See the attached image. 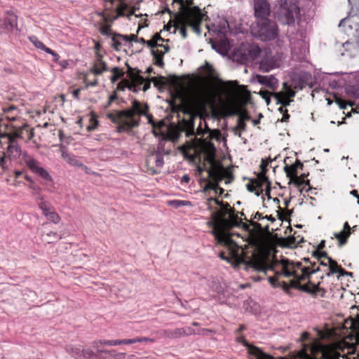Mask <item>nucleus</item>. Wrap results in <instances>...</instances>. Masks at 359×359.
I'll use <instances>...</instances> for the list:
<instances>
[{
  "instance_id": "1",
  "label": "nucleus",
  "mask_w": 359,
  "mask_h": 359,
  "mask_svg": "<svg viewBox=\"0 0 359 359\" xmlns=\"http://www.w3.org/2000/svg\"><path fill=\"white\" fill-rule=\"evenodd\" d=\"M318 260L324 268L320 269L316 263H311L309 259H304L306 265L302 262L294 263L288 259H282L275 263L276 275L269 277V282L273 287H282L283 291L290 294V289H298L311 294L313 297H325L326 290L320 287V283H313L309 280L307 283L301 282L308 278L311 274L323 271L327 276L339 275L342 269L337 261L327 256L325 252H317Z\"/></svg>"
},
{
  "instance_id": "2",
  "label": "nucleus",
  "mask_w": 359,
  "mask_h": 359,
  "mask_svg": "<svg viewBox=\"0 0 359 359\" xmlns=\"http://www.w3.org/2000/svg\"><path fill=\"white\" fill-rule=\"evenodd\" d=\"M161 10L158 13H168L173 15L175 31L178 29L183 39L187 37L189 27L198 35L201 34V26L205 18H208L198 6L194 5V0H158Z\"/></svg>"
},
{
  "instance_id": "3",
  "label": "nucleus",
  "mask_w": 359,
  "mask_h": 359,
  "mask_svg": "<svg viewBox=\"0 0 359 359\" xmlns=\"http://www.w3.org/2000/svg\"><path fill=\"white\" fill-rule=\"evenodd\" d=\"M217 243L224 246L226 251H222L219 254V257L229 263L238 265L245 263L247 269H252L254 271L266 273L267 271H272L273 275H276V269L273 267L275 263H270V260L265 254L260 252L257 249L253 248L252 251H245L244 249L238 246L231 238L220 241L217 237H215ZM221 240H222L221 238Z\"/></svg>"
},
{
  "instance_id": "4",
  "label": "nucleus",
  "mask_w": 359,
  "mask_h": 359,
  "mask_svg": "<svg viewBox=\"0 0 359 359\" xmlns=\"http://www.w3.org/2000/svg\"><path fill=\"white\" fill-rule=\"evenodd\" d=\"M205 126V130H203L201 121L194 140L184 144L181 149L184 156H190L192 158L194 156L203 154L205 161L212 164L215 159L216 149L211 140L216 137V135H219V131L211 130Z\"/></svg>"
},
{
  "instance_id": "5",
  "label": "nucleus",
  "mask_w": 359,
  "mask_h": 359,
  "mask_svg": "<svg viewBox=\"0 0 359 359\" xmlns=\"http://www.w3.org/2000/svg\"><path fill=\"white\" fill-rule=\"evenodd\" d=\"M149 107L147 104L142 103L137 100L132 101L130 108L119 111L114 121L117 122V131L128 132L132 128L137 127L140 124V116H145L148 119V123L153 126L152 133L157 137V125L153 119L151 114L148 113Z\"/></svg>"
},
{
  "instance_id": "6",
  "label": "nucleus",
  "mask_w": 359,
  "mask_h": 359,
  "mask_svg": "<svg viewBox=\"0 0 359 359\" xmlns=\"http://www.w3.org/2000/svg\"><path fill=\"white\" fill-rule=\"evenodd\" d=\"M102 16L106 25L102 26L100 32L104 35H109L111 32V25L112 22L119 17L126 16L131 20L133 15L135 18L142 16V13H137L136 8L130 9L128 6L118 0H107L104 4V11L98 13Z\"/></svg>"
},
{
  "instance_id": "7",
  "label": "nucleus",
  "mask_w": 359,
  "mask_h": 359,
  "mask_svg": "<svg viewBox=\"0 0 359 359\" xmlns=\"http://www.w3.org/2000/svg\"><path fill=\"white\" fill-rule=\"evenodd\" d=\"M128 79H125L117 84V90L123 91L126 88H128L134 93L140 90L146 91L150 88L151 82L154 87H157V77H152L151 79L144 78L139 72H135L131 68L128 70Z\"/></svg>"
},
{
  "instance_id": "8",
  "label": "nucleus",
  "mask_w": 359,
  "mask_h": 359,
  "mask_svg": "<svg viewBox=\"0 0 359 359\" xmlns=\"http://www.w3.org/2000/svg\"><path fill=\"white\" fill-rule=\"evenodd\" d=\"M242 223L241 219L238 217V214H235V210L229 215V218L222 219L219 224H214V227L212 233L215 237L219 238L224 241V239L231 238L229 233V230L233 226H238Z\"/></svg>"
},
{
  "instance_id": "9",
  "label": "nucleus",
  "mask_w": 359,
  "mask_h": 359,
  "mask_svg": "<svg viewBox=\"0 0 359 359\" xmlns=\"http://www.w3.org/2000/svg\"><path fill=\"white\" fill-rule=\"evenodd\" d=\"M299 8L291 0H280L277 12L278 20L284 25H291L299 16Z\"/></svg>"
},
{
  "instance_id": "10",
  "label": "nucleus",
  "mask_w": 359,
  "mask_h": 359,
  "mask_svg": "<svg viewBox=\"0 0 359 359\" xmlns=\"http://www.w3.org/2000/svg\"><path fill=\"white\" fill-rule=\"evenodd\" d=\"M182 132L185 133L187 137L195 135L193 116H190L187 120L183 119L179 126H170L168 127L166 138L173 142H177Z\"/></svg>"
},
{
  "instance_id": "11",
  "label": "nucleus",
  "mask_w": 359,
  "mask_h": 359,
  "mask_svg": "<svg viewBox=\"0 0 359 359\" xmlns=\"http://www.w3.org/2000/svg\"><path fill=\"white\" fill-rule=\"evenodd\" d=\"M254 29L255 34L262 41L275 39L278 35V28L275 21L266 19L257 20Z\"/></svg>"
},
{
  "instance_id": "12",
  "label": "nucleus",
  "mask_w": 359,
  "mask_h": 359,
  "mask_svg": "<svg viewBox=\"0 0 359 359\" xmlns=\"http://www.w3.org/2000/svg\"><path fill=\"white\" fill-rule=\"evenodd\" d=\"M214 202L215 204L220 207V210L215 212L212 215V226L214 224H219L221 219H225L226 215H229L235 209L231 208L227 202L219 201L218 199L210 197L208 199V208L209 210L212 209L211 203Z\"/></svg>"
},
{
  "instance_id": "13",
  "label": "nucleus",
  "mask_w": 359,
  "mask_h": 359,
  "mask_svg": "<svg viewBox=\"0 0 359 359\" xmlns=\"http://www.w3.org/2000/svg\"><path fill=\"white\" fill-rule=\"evenodd\" d=\"M21 155L22 156V159L25 164L33 173L39 175L47 182L52 181L51 176L46 170L41 167L40 162L28 155L27 151L21 152Z\"/></svg>"
},
{
  "instance_id": "14",
  "label": "nucleus",
  "mask_w": 359,
  "mask_h": 359,
  "mask_svg": "<svg viewBox=\"0 0 359 359\" xmlns=\"http://www.w3.org/2000/svg\"><path fill=\"white\" fill-rule=\"evenodd\" d=\"M254 10L257 21L266 20L271 14V5L266 0H257L254 3Z\"/></svg>"
},
{
  "instance_id": "15",
  "label": "nucleus",
  "mask_w": 359,
  "mask_h": 359,
  "mask_svg": "<svg viewBox=\"0 0 359 359\" xmlns=\"http://www.w3.org/2000/svg\"><path fill=\"white\" fill-rule=\"evenodd\" d=\"M17 27V16L11 11H6L0 20V29L5 32L13 31Z\"/></svg>"
},
{
  "instance_id": "16",
  "label": "nucleus",
  "mask_w": 359,
  "mask_h": 359,
  "mask_svg": "<svg viewBox=\"0 0 359 359\" xmlns=\"http://www.w3.org/2000/svg\"><path fill=\"white\" fill-rule=\"evenodd\" d=\"M257 80L259 83L265 86L272 92H275L278 88V80L273 75H257Z\"/></svg>"
},
{
  "instance_id": "17",
  "label": "nucleus",
  "mask_w": 359,
  "mask_h": 359,
  "mask_svg": "<svg viewBox=\"0 0 359 359\" xmlns=\"http://www.w3.org/2000/svg\"><path fill=\"white\" fill-rule=\"evenodd\" d=\"M284 163L285 166L283 169L287 177L289 179L297 176L298 170H302L304 168L303 163L299 159H296L295 162L291 165L287 164L286 160L284 161Z\"/></svg>"
},
{
  "instance_id": "18",
  "label": "nucleus",
  "mask_w": 359,
  "mask_h": 359,
  "mask_svg": "<svg viewBox=\"0 0 359 359\" xmlns=\"http://www.w3.org/2000/svg\"><path fill=\"white\" fill-rule=\"evenodd\" d=\"M243 57L245 60H254L261 53L260 48L255 44L248 45L243 49Z\"/></svg>"
},
{
  "instance_id": "19",
  "label": "nucleus",
  "mask_w": 359,
  "mask_h": 359,
  "mask_svg": "<svg viewBox=\"0 0 359 359\" xmlns=\"http://www.w3.org/2000/svg\"><path fill=\"white\" fill-rule=\"evenodd\" d=\"M245 219L249 222L250 225L252 226L256 229L269 231V226L268 223H258L257 222L255 221H264V216L262 213L257 212L255 215H252V218L250 220L247 219L246 218H245Z\"/></svg>"
},
{
  "instance_id": "20",
  "label": "nucleus",
  "mask_w": 359,
  "mask_h": 359,
  "mask_svg": "<svg viewBox=\"0 0 359 359\" xmlns=\"http://www.w3.org/2000/svg\"><path fill=\"white\" fill-rule=\"evenodd\" d=\"M10 159H15L20 156L21 149L14 137H10V142L7 147L6 151L4 152Z\"/></svg>"
},
{
  "instance_id": "21",
  "label": "nucleus",
  "mask_w": 359,
  "mask_h": 359,
  "mask_svg": "<svg viewBox=\"0 0 359 359\" xmlns=\"http://www.w3.org/2000/svg\"><path fill=\"white\" fill-rule=\"evenodd\" d=\"M233 115H238V119L244 121H249L251 117L246 109H243L238 107H231L226 109L224 116H231Z\"/></svg>"
},
{
  "instance_id": "22",
  "label": "nucleus",
  "mask_w": 359,
  "mask_h": 359,
  "mask_svg": "<svg viewBox=\"0 0 359 359\" xmlns=\"http://www.w3.org/2000/svg\"><path fill=\"white\" fill-rule=\"evenodd\" d=\"M351 228L348 222L344 224L343 229L334 234V238L338 241L339 246H342L347 243L348 238L351 235Z\"/></svg>"
},
{
  "instance_id": "23",
  "label": "nucleus",
  "mask_w": 359,
  "mask_h": 359,
  "mask_svg": "<svg viewBox=\"0 0 359 359\" xmlns=\"http://www.w3.org/2000/svg\"><path fill=\"white\" fill-rule=\"evenodd\" d=\"M196 332L190 327L176 328L168 332V337L170 338L176 339L183 337L185 336H190L195 334Z\"/></svg>"
},
{
  "instance_id": "24",
  "label": "nucleus",
  "mask_w": 359,
  "mask_h": 359,
  "mask_svg": "<svg viewBox=\"0 0 359 359\" xmlns=\"http://www.w3.org/2000/svg\"><path fill=\"white\" fill-rule=\"evenodd\" d=\"M106 63L102 60V56L97 55L93 62V65L90 69V72L95 75H100L104 72L107 71Z\"/></svg>"
},
{
  "instance_id": "25",
  "label": "nucleus",
  "mask_w": 359,
  "mask_h": 359,
  "mask_svg": "<svg viewBox=\"0 0 359 359\" xmlns=\"http://www.w3.org/2000/svg\"><path fill=\"white\" fill-rule=\"evenodd\" d=\"M249 354L256 358V359H273V358L264 353L259 348L249 344L247 347Z\"/></svg>"
},
{
  "instance_id": "26",
  "label": "nucleus",
  "mask_w": 359,
  "mask_h": 359,
  "mask_svg": "<svg viewBox=\"0 0 359 359\" xmlns=\"http://www.w3.org/2000/svg\"><path fill=\"white\" fill-rule=\"evenodd\" d=\"M62 157L69 165L74 167L83 165V163L73 154L68 153L66 150L62 149Z\"/></svg>"
},
{
  "instance_id": "27",
  "label": "nucleus",
  "mask_w": 359,
  "mask_h": 359,
  "mask_svg": "<svg viewBox=\"0 0 359 359\" xmlns=\"http://www.w3.org/2000/svg\"><path fill=\"white\" fill-rule=\"evenodd\" d=\"M295 91L294 90H290L288 92H273L272 97H274L276 102V104H278L280 101L285 100L290 97H294L295 96Z\"/></svg>"
},
{
  "instance_id": "28",
  "label": "nucleus",
  "mask_w": 359,
  "mask_h": 359,
  "mask_svg": "<svg viewBox=\"0 0 359 359\" xmlns=\"http://www.w3.org/2000/svg\"><path fill=\"white\" fill-rule=\"evenodd\" d=\"M141 42L147 43L148 46L151 48V53L153 55L154 65H157V52L154 50V48L157 46V33L153 35L151 40L146 41L144 39H141Z\"/></svg>"
},
{
  "instance_id": "29",
  "label": "nucleus",
  "mask_w": 359,
  "mask_h": 359,
  "mask_svg": "<svg viewBox=\"0 0 359 359\" xmlns=\"http://www.w3.org/2000/svg\"><path fill=\"white\" fill-rule=\"evenodd\" d=\"M99 344H104L107 346H117L120 345L119 339H115V340H98L95 341L93 342V347L96 349L98 354L102 353L104 352V350L99 349Z\"/></svg>"
},
{
  "instance_id": "30",
  "label": "nucleus",
  "mask_w": 359,
  "mask_h": 359,
  "mask_svg": "<svg viewBox=\"0 0 359 359\" xmlns=\"http://www.w3.org/2000/svg\"><path fill=\"white\" fill-rule=\"evenodd\" d=\"M135 39H137V36L135 34H131L130 36L118 34L113 37L114 47L118 50V47L122 44V41H130Z\"/></svg>"
},
{
  "instance_id": "31",
  "label": "nucleus",
  "mask_w": 359,
  "mask_h": 359,
  "mask_svg": "<svg viewBox=\"0 0 359 359\" xmlns=\"http://www.w3.org/2000/svg\"><path fill=\"white\" fill-rule=\"evenodd\" d=\"M276 67V62L272 59L265 58L259 64V69L262 72H269Z\"/></svg>"
},
{
  "instance_id": "32",
  "label": "nucleus",
  "mask_w": 359,
  "mask_h": 359,
  "mask_svg": "<svg viewBox=\"0 0 359 359\" xmlns=\"http://www.w3.org/2000/svg\"><path fill=\"white\" fill-rule=\"evenodd\" d=\"M208 178H211L212 181L219 182L222 180L223 176L219 170L215 168H210L208 170Z\"/></svg>"
},
{
  "instance_id": "33",
  "label": "nucleus",
  "mask_w": 359,
  "mask_h": 359,
  "mask_svg": "<svg viewBox=\"0 0 359 359\" xmlns=\"http://www.w3.org/2000/svg\"><path fill=\"white\" fill-rule=\"evenodd\" d=\"M36 201L39 208L41 210L42 213L44 215L46 214H48V212L53 208V207L50 205V203L46 201L41 197H38L36 198Z\"/></svg>"
},
{
  "instance_id": "34",
  "label": "nucleus",
  "mask_w": 359,
  "mask_h": 359,
  "mask_svg": "<svg viewBox=\"0 0 359 359\" xmlns=\"http://www.w3.org/2000/svg\"><path fill=\"white\" fill-rule=\"evenodd\" d=\"M67 350L69 353L72 355L73 357L79 359H82V348L80 346H67Z\"/></svg>"
},
{
  "instance_id": "35",
  "label": "nucleus",
  "mask_w": 359,
  "mask_h": 359,
  "mask_svg": "<svg viewBox=\"0 0 359 359\" xmlns=\"http://www.w3.org/2000/svg\"><path fill=\"white\" fill-rule=\"evenodd\" d=\"M111 72L113 73V75L111 78V83H115L116 81L124 76V72L123 69L117 67H113L111 69Z\"/></svg>"
},
{
  "instance_id": "36",
  "label": "nucleus",
  "mask_w": 359,
  "mask_h": 359,
  "mask_svg": "<svg viewBox=\"0 0 359 359\" xmlns=\"http://www.w3.org/2000/svg\"><path fill=\"white\" fill-rule=\"evenodd\" d=\"M29 40L30 41L32 42V43L36 48H39V49H41L45 52L47 51V50L49 48L48 47H46L42 41H41L40 40H39L37 39V37H36L35 36H30L29 37Z\"/></svg>"
},
{
  "instance_id": "37",
  "label": "nucleus",
  "mask_w": 359,
  "mask_h": 359,
  "mask_svg": "<svg viewBox=\"0 0 359 359\" xmlns=\"http://www.w3.org/2000/svg\"><path fill=\"white\" fill-rule=\"evenodd\" d=\"M204 181L207 182V183L203 188V191L205 192L208 190H213L217 194V189L219 188L217 182L208 180V179H204Z\"/></svg>"
},
{
  "instance_id": "38",
  "label": "nucleus",
  "mask_w": 359,
  "mask_h": 359,
  "mask_svg": "<svg viewBox=\"0 0 359 359\" xmlns=\"http://www.w3.org/2000/svg\"><path fill=\"white\" fill-rule=\"evenodd\" d=\"M149 339L146 337H137L133 339H119L120 345L121 344H132L137 342H144L147 341Z\"/></svg>"
},
{
  "instance_id": "39",
  "label": "nucleus",
  "mask_w": 359,
  "mask_h": 359,
  "mask_svg": "<svg viewBox=\"0 0 359 359\" xmlns=\"http://www.w3.org/2000/svg\"><path fill=\"white\" fill-rule=\"evenodd\" d=\"M45 216L48 218V220L53 222L55 224H57L60 221V217L58 214L55 212L54 208L49 211L48 214H46Z\"/></svg>"
},
{
  "instance_id": "40",
  "label": "nucleus",
  "mask_w": 359,
  "mask_h": 359,
  "mask_svg": "<svg viewBox=\"0 0 359 359\" xmlns=\"http://www.w3.org/2000/svg\"><path fill=\"white\" fill-rule=\"evenodd\" d=\"M100 354H98V353H95L93 351H92L90 348L83 349L82 348V358L86 359H93Z\"/></svg>"
},
{
  "instance_id": "41",
  "label": "nucleus",
  "mask_w": 359,
  "mask_h": 359,
  "mask_svg": "<svg viewBox=\"0 0 359 359\" xmlns=\"http://www.w3.org/2000/svg\"><path fill=\"white\" fill-rule=\"evenodd\" d=\"M168 204L175 208H178L181 206H190L191 203L189 201L173 200L169 201Z\"/></svg>"
},
{
  "instance_id": "42",
  "label": "nucleus",
  "mask_w": 359,
  "mask_h": 359,
  "mask_svg": "<svg viewBox=\"0 0 359 359\" xmlns=\"http://www.w3.org/2000/svg\"><path fill=\"white\" fill-rule=\"evenodd\" d=\"M102 353H107L108 354L111 358L114 359H124L126 357V354L123 353H117L114 350L107 351L104 350V352Z\"/></svg>"
},
{
  "instance_id": "43",
  "label": "nucleus",
  "mask_w": 359,
  "mask_h": 359,
  "mask_svg": "<svg viewBox=\"0 0 359 359\" xmlns=\"http://www.w3.org/2000/svg\"><path fill=\"white\" fill-rule=\"evenodd\" d=\"M273 92L266 90H261L258 94L265 100L266 104L269 105L271 103V97H272Z\"/></svg>"
},
{
  "instance_id": "44",
  "label": "nucleus",
  "mask_w": 359,
  "mask_h": 359,
  "mask_svg": "<svg viewBox=\"0 0 359 359\" xmlns=\"http://www.w3.org/2000/svg\"><path fill=\"white\" fill-rule=\"evenodd\" d=\"M347 93L354 98L359 97V87L356 86H349L346 89Z\"/></svg>"
},
{
  "instance_id": "45",
  "label": "nucleus",
  "mask_w": 359,
  "mask_h": 359,
  "mask_svg": "<svg viewBox=\"0 0 359 359\" xmlns=\"http://www.w3.org/2000/svg\"><path fill=\"white\" fill-rule=\"evenodd\" d=\"M335 102L339 105L340 109H344L346 108L347 105L353 106V103L352 102H347L341 98L335 97Z\"/></svg>"
},
{
  "instance_id": "46",
  "label": "nucleus",
  "mask_w": 359,
  "mask_h": 359,
  "mask_svg": "<svg viewBox=\"0 0 359 359\" xmlns=\"http://www.w3.org/2000/svg\"><path fill=\"white\" fill-rule=\"evenodd\" d=\"M255 180L266 185L268 184V183H271L269 178L266 176V173H264V172H260L257 175V177Z\"/></svg>"
},
{
  "instance_id": "47",
  "label": "nucleus",
  "mask_w": 359,
  "mask_h": 359,
  "mask_svg": "<svg viewBox=\"0 0 359 359\" xmlns=\"http://www.w3.org/2000/svg\"><path fill=\"white\" fill-rule=\"evenodd\" d=\"M290 181L294 184L298 188H302V186L304 185V180L301 178V177L297 175L294 177L290 178Z\"/></svg>"
},
{
  "instance_id": "48",
  "label": "nucleus",
  "mask_w": 359,
  "mask_h": 359,
  "mask_svg": "<svg viewBox=\"0 0 359 359\" xmlns=\"http://www.w3.org/2000/svg\"><path fill=\"white\" fill-rule=\"evenodd\" d=\"M253 180H254V184L255 185V187H256V189H257L256 195L257 196H259V195H261L263 193V191H264L263 187L265 184L262 183V182H259L255 180V179Z\"/></svg>"
},
{
  "instance_id": "49",
  "label": "nucleus",
  "mask_w": 359,
  "mask_h": 359,
  "mask_svg": "<svg viewBox=\"0 0 359 359\" xmlns=\"http://www.w3.org/2000/svg\"><path fill=\"white\" fill-rule=\"evenodd\" d=\"M279 208H280L279 207ZM278 219L281 221H284L287 219V217L290 215V213L288 210L283 211L281 209L280 210L277 211Z\"/></svg>"
},
{
  "instance_id": "50",
  "label": "nucleus",
  "mask_w": 359,
  "mask_h": 359,
  "mask_svg": "<svg viewBox=\"0 0 359 359\" xmlns=\"http://www.w3.org/2000/svg\"><path fill=\"white\" fill-rule=\"evenodd\" d=\"M203 70L205 73L208 74L210 76H212L215 72L213 67L208 62H206L205 65H204Z\"/></svg>"
},
{
  "instance_id": "51",
  "label": "nucleus",
  "mask_w": 359,
  "mask_h": 359,
  "mask_svg": "<svg viewBox=\"0 0 359 359\" xmlns=\"http://www.w3.org/2000/svg\"><path fill=\"white\" fill-rule=\"evenodd\" d=\"M147 164H156L157 165V154H152L151 155L149 156L147 159Z\"/></svg>"
},
{
  "instance_id": "52",
  "label": "nucleus",
  "mask_w": 359,
  "mask_h": 359,
  "mask_svg": "<svg viewBox=\"0 0 359 359\" xmlns=\"http://www.w3.org/2000/svg\"><path fill=\"white\" fill-rule=\"evenodd\" d=\"M234 83H236V81H228L223 83V87L226 91H230L233 88Z\"/></svg>"
},
{
  "instance_id": "53",
  "label": "nucleus",
  "mask_w": 359,
  "mask_h": 359,
  "mask_svg": "<svg viewBox=\"0 0 359 359\" xmlns=\"http://www.w3.org/2000/svg\"><path fill=\"white\" fill-rule=\"evenodd\" d=\"M247 189L250 192H254L255 194L257 193V189L255 185L254 184V180H251L250 182L246 185Z\"/></svg>"
},
{
  "instance_id": "54",
  "label": "nucleus",
  "mask_w": 359,
  "mask_h": 359,
  "mask_svg": "<svg viewBox=\"0 0 359 359\" xmlns=\"http://www.w3.org/2000/svg\"><path fill=\"white\" fill-rule=\"evenodd\" d=\"M251 100V96L249 92H246L242 96V102L243 104H247Z\"/></svg>"
},
{
  "instance_id": "55",
  "label": "nucleus",
  "mask_w": 359,
  "mask_h": 359,
  "mask_svg": "<svg viewBox=\"0 0 359 359\" xmlns=\"http://www.w3.org/2000/svg\"><path fill=\"white\" fill-rule=\"evenodd\" d=\"M46 53H47L48 54H50L53 57V61L54 62H58L60 56H59V55L57 53H55V51H53L50 48H48Z\"/></svg>"
},
{
  "instance_id": "56",
  "label": "nucleus",
  "mask_w": 359,
  "mask_h": 359,
  "mask_svg": "<svg viewBox=\"0 0 359 359\" xmlns=\"http://www.w3.org/2000/svg\"><path fill=\"white\" fill-rule=\"evenodd\" d=\"M268 162L266 160L262 159L261 164H260V168L261 172H264V173H266L268 171Z\"/></svg>"
},
{
  "instance_id": "57",
  "label": "nucleus",
  "mask_w": 359,
  "mask_h": 359,
  "mask_svg": "<svg viewBox=\"0 0 359 359\" xmlns=\"http://www.w3.org/2000/svg\"><path fill=\"white\" fill-rule=\"evenodd\" d=\"M6 158H8V157L5 153H4L2 156L0 157V166L3 168H5L7 166L6 161Z\"/></svg>"
},
{
  "instance_id": "58",
  "label": "nucleus",
  "mask_w": 359,
  "mask_h": 359,
  "mask_svg": "<svg viewBox=\"0 0 359 359\" xmlns=\"http://www.w3.org/2000/svg\"><path fill=\"white\" fill-rule=\"evenodd\" d=\"M246 123H245V121H243V120H240L238 118V123H237V127L241 130H245L246 129Z\"/></svg>"
},
{
  "instance_id": "59",
  "label": "nucleus",
  "mask_w": 359,
  "mask_h": 359,
  "mask_svg": "<svg viewBox=\"0 0 359 359\" xmlns=\"http://www.w3.org/2000/svg\"><path fill=\"white\" fill-rule=\"evenodd\" d=\"M292 98L293 97H290L285 100L280 101L281 102H280L278 104L283 106V107H287L290 105L292 102H293Z\"/></svg>"
},
{
  "instance_id": "60",
  "label": "nucleus",
  "mask_w": 359,
  "mask_h": 359,
  "mask_svg": "<svg viewBox=\"0 0 359 359\" xmlns=\"http://www.w3.org/2000/svg\"><path fill=\"white\" fill-rule=\"evenodd\" d=\"M237 341L242 344L245 347H247L250 344L245 339V337L242 335L238 337Z\"/></svg>"
},
{
  "instance_id": "61",
  "label": "nucleus",
  "mask_w": 359,
  "mask_h": 359,
  "mask_svg": "<svg viewBox=\"0 0 359 359\" xmlns=\"http://www.w3.org/2000/svg\"><path fill=\"white\" fill-rule=\"evenodd\" d=\"M13 111H17V107L15 105L12 104L6 108V107L4 108V112L5 114H7L9 112H13Z\"/></svg>"
},
{
  "instance_id": "62",
  "label": "nucleus",
  "mask_w": 359,
  "mask_h": 359,
  "mask_svg": "<svg viewBox=\"0 0 359 359\" xmlns=\"http://www.w3.org/2000/svg\"><path fill=\"white\" fill-rule=\"evenodd\" d=\"M353 276V273L346 271L344 269H341L340 274L337 276V278H339L341 276Z\"/></svg>"
},
{
  "instance_id": "63",
  "label": "nucleus",
  "mask_w": 359,
  "mask_h": 359,
  "mask_svg": "<svg viewBox=\"0 0 359 359\" xmlns=\"http://www.w3.org/2000/svg\"><path fill=\"white\" fill-rule=\"evenodd\" d=\"M5 137H6L8 140V142H10V137H14V140H16V138L20 137V134L17 132L13 133V134H5Z\"/></svg>"
},
{
  "instance_id": "64",
  "label": "nucleus",
  "mask_w": 359,
  "mask_h": 359,
  "mask_svg": "<svg viewBox=\"0 0 359 359\" xmlns=\"http://www.w3.org/2000/svg\"><path fill=\"white\" fill-rule=\"evenodd\" d=\"M163 54L158 51V67H163Z\"/></svg>"
}]
</instances>
